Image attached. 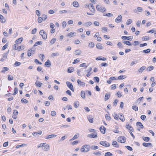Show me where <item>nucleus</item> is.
Returning <instances> with one entry per match:
<instances>
[{"label": "nucleus", "mask_w": 156, "mask_h": 156, "mask_svg": "<svg viewBox=\"0 0 156 156\" xmlns=\"http://www.w3.org/2000/svg\"><path fill=\"white\" fill-rule=\"evenodd\" d=\"M113 115L114 118L116 120H118L119 118V116H118L117 114H116L115 113H114V115Z\"/></svg>", "instance_id": "47"}, {"label": "nucleus", "mask_w": 156, "mask_h": 156, "mask_svg": "<svg viewBox=\"0 0 156 156\" xmlns=\"http://www.w3.org/2000/svg\"><path fill=\"white\" fill-rule=\"evenodd\" d=\"M90 148L92 150H96L98 148V147L97 146L92 145L90 146Z\"/></svg>", "instance_id": "43"}, {"label": "nucleus", "mask_w": 156, "mask_h": 156, "mask_svg": "<svg viewBox=\"0 0 156 156\" xmlns=\"http://www.w3.org/2000/svg\"><path fill=\"white\" fill-rule=\"evenodd\" d=\"M118 141L121 143H124L126 141V138L124 136H119L118 138Z\"/></svg>", "instance_id": "5"}, {"label": "nucleus", "mask_w": 156, "mask_h": 156, "mask_svg": "<svg viewBox=\"0 0 156 156\" xmlns=\"http://www.w3.org/2000/svg\"><path fill=\"white\" fill-rule=\"evenodd\" d=\"M21 65V63L18 62H16L14 64L15 66H20Z\"/></svg>", "instance_id": "62"}, {"label": "nucleus", "mask_w": 156, "mask_h": 156, "mask_svg": "<svg viewBox=\"0 0 156 156\" xmlns=\"http://www.w3.org/2000/svg\"><path fill=\"white\" fill-rule=\"evenodd\" d=\"M94 44L93 42H91L88 45V46L90 48H93L94 47Z\"/></svg>", "instance_id": "48"}, {"label": "nucleus", "mask_w": 156, "mask_h": 156, "mask_svg": "<svg viewBox=\"0 0 156 156\" xmlns=\"http://www.w3.org/2000/svg\"><path fill=\"white\" fill-rule=\"evenodd\" d=\"M96 48L99 49H102L103 46L102 44L100 43H98L96 45Z\"/></svg>", "instance_id": "25"}, {"label": "nucleus", "mask_w": 156, "mask_h": 156, "mask_svg": "<svg viewBox=\"0 0 156 156\" xmlns=\"http://www.w3.org/2000/svg\"><path fill=\"white\" fill-rule=\"evenodd\" d=\"M59 55V53L58 52H56L55 53H52L51 55V56L52 57H54L56 56H58Z\"/></svg>", "instance_id": "53"}, {"label": "nucleus", "mask_w": 156, "mask_h": 156, "mask_svg": "<svg viewBox=\"0 0 156 156\" xmlns=\"http://www.w3.org/2000/svg\"><path fill=\"white\" fill-rule=\"evenodd\" d=\"M44 65L48 67H49L51 66V64L49 60H47V61L45 63Z\"/></svg>", "instance_id": "16"}, {"label": "nucleus", "mask_w": 156, "mask_h": 156, "mask_svg": "<svg viewBox=\"0 0 156 156\" xmlns=\"http://www.w3.org/2000/svg\"><path fill=\"white\" fill-rule=\"evenodd\" d=\"M122 43L129 46H131L132 45L130 42L128 41L123 40L122 41Z\"/></svg>", "instance_id": "27"}, {"label": "nucleus", "mask_w": 156, "mask_h": 156, "mask_svg": "<svg viewBox=\"0 0 156 156\" xmlns=\"http://www.w3.org/2000/svg\"><path fill=\"white\" fill-rule=\"evenodd\" d=\"M96 8L97 10L103 12H105L106 10V9L105 7H103L98 5L96 6Z\"/></svg>", "instance_id": "2"}, {"label": "nucleus", "mask_w": 156, "mask_h": 156, "mask_svg": "<svg viewBox=\"0 0 156 156\" xmlns=\"http://www.w3.org/2000/svg\"><path fill=\"white\" fill-rule=\"evenodd\" d=\"M122 16L121 15H119L118 17L115 19V22L119 23L122 21Z\"/></svg>", "instance_id": "12"}, {"label": "nucleus", "mask_w": 156, "mask_h": 156, "mask_svg": "<svg viewBox=\"0 0 156 156\" xmlns=\"http://www.w3.org/2000/svg\"><path fill=\"white\" fill-rule=\"evenodd\" d=\"M95 59L96 60H102V61H105L107 59L105 58H104V57L101 58V56H99V57H97V58H96Z\"/></svg>", "instance_id": "23"}, {"label": "nucleus", "mask_w": 156, "mask_h": 156, "mask_svg": "<svg viewBox=\"0 0 156 156\" xmlns=\"http://www.w3.org/2000/svg\"><path fill=\"white\" fill-rule=\"evenodd\" d=\"M79 134L77 133L70 140V141L76 139H77L78 137Z\"/></svg>", "instance_id": "37"}, {"label": "nucleus", "mask_w": 156, "mask_h": 156, "mask_svg": "<svg viewBox=\"0 0 156 156\" xmlns=\"http://www.w3.org/2000/svg\"><path fill=\"white\" fill-rule=\"evenodd\" d=\"M99 143L102 145L106 147H108L110 145V144L106 141H100Z\"/></svg>", "instance_id": "6"}, {"label": "nucleus", "mask_w": 156, "mask_h": 156, "mask_svg": "<svg viewBox=\"0 0 156 156\" xmlns=\"http://www.w3.org/2000/svg\"><path fill=\"white\" fill-rule=\"evenodd\" d=\"M132 109L135 110V111H137L138 110V107L136 105L133 106L132 107Z\"/></svg>", "instance_id": "55"}, {"label": "nucleus", "mask_w": 156, "mask_h": 156, "mask_svg": "<svg viewBox=\"0 0 156 156\" xmlns=\"http://www.w3.org/2000/svg\"><path fill=\"white\" fill-rule=\"evenodd\" d=\"M45 143H41L38 145L37 148H39L40 147H44V145L45 144Z\"/></svg>", "instance_id": "51"}, {"label": "nucleus", "mask_w": 156, "mask_h": 156, "mask_svg": "<svg viewBox=\"0 0 156 156\" xmlns=\"http://www.w3.org/2000/svg\"><path fill=\"white\" fill-rule=\"evenodd\" d=\"M105 118L107 120L110 121L111 119V117L108 114H106L105 115Z\"/></svg>", "instance_id": "34"}, {"label": "nucleus", "mask_w": 156, "mask_h": 156, "mask_svg": "<svg viewBox=\"0 0 156 156\" xmlns=\"http://www.w3.org/2000/svg\"><path fill=\"white\" fill-rule=\"evenodd\" d=\"M126 129L129 130L131 131H133V127L131 126H130L129 124H126Z\"/></svg>", "instance_id": "20"}, {"label": "nucleus", "mask_w": 156, "mask_h": 156, "mask_svg": "<svg viewBox=\"0 0 156 156\" xmlns=\"http://www.w3.org/2000/svg\"><path fill=\"white\" fill-rule=\"evenodd\" d=\"M9 52V51H8L6 53L3 54L2 55L3 58H5V59L7 58V55L8 53Z\"/></svg>", "instance_id": "41"}, {"label": "nucleus", "mask_w": 156, "mask_h": 156, "mask_svg": "<svg viewBox=\"0 0 156 156\" xmlns=\"http://www.w3.org/2000/svg\"><path fill=\"white\" fill-rule=\"evenodd\" d=\"M44 148L43 150L44 151H47L49 148V146L48 144H45L44 145Z\"/></svg>", "instance_id": "21"}, {"label": "nucleus", "mask_w": 156, "mask_h": 156, "mask_svg": "<svg viewBox=\"0 0 156 156\" xmlns=\"http://www.w3.org/2000/svg\"><path fill=\"white\" fill-rule=\"evenodd\" d=\"M0 22L2 23H5L6 21V20L5 19L4 17L1 14H0Z\"/></svg>", "instance_id": "19"}, {"label": "nucleus", "mask_w": 156, "mask_h": 156, "mask_svg": "<svg viewBox=\"0 0 156 156\" xmlns=\"http://www.w3.org/2000/svg\"><path fill=\"white\" fill-rule=\"evenodd\" d=\"M66 84L67 86L73 91H74V90L73 88V85L72 83L68 81L66 82Z\"/></svg>", "instance_id": "7"}, {"label": "nucleus", "mask_w": 156, "mask_h": 156, "mask_svg": "<svg viewBox=\"0 0 156 156\" xmlns=\"http://www.w3.org/2000/svg\"><path fill=\"white\" fill-rule=\"evenodd\" d=\"M75 54L77 55H79L80 54L81 52V51L80 49L76 50L75 51Z\"/></svg>", "instance_id": "46"}, {"label": "nucleus", "mask_w": 156, "mask_h": 156, "mask_svg": "<svg viewBox=\"0 0 156 156\" xmlns=\"http://www.w3.org/2000/svg\"><path fill=\"white\" fill-rule=\"evenodd\" d=\"M154 69V66H151L147 67V69L149 71H150Z\"/></svg>", "instance_id": "52"}, {"label": "nucleus", "mask_w": 156, "mask_h": 156, "mask_svg": "<svg viewBox=\"0 0 156 156\" xmlns=\"http://www.w3.org/2000/svg\"><path fill=\"white\" fill-rule=\"evenodd\" d=\"M56 135L55 134L45 136L44 137V138L45 139H50L53 137H56Z\"/></svg>", "instance_id": "13"}, {"label": "nucleus", "mask_w": 156, "mask_h": 156, "mask_svg": "<svg viewBox=\"0 0 156 156\" xmlns=\"http://www.w3.org/2000/svg\"><path fill=\"white\" fill-rule=\"evenodd\" d=\"M87 119L90 122L92 123L93 122V119L91 117V115H89L88 116Z\"/></svg>", "instance_id": "32"}, {"label": "nucleus", "mask_w": 156, "mask_h": 156, "mask_svg": "<svg viewBox=\"0 0 156 156\" xmlns=\"http://www.w3.org/2000/svg\"><path fill=\"white\" fill-rule=\"evenodd\" d=\"M74 70V68L72 67H69L67 69V72L68 73H71L73 72Z\"/></svg>", "instance_id": "36"}, {"label": "nucleus", "mask_w": 156, "mask_h": 156, "mask_svg": "<svg viewBox=\"0 0 156 156\" xmlns=\"http://www.w3.org/2000/svg\"><path fill=\"white\" fill-rule=\"evenodd\" d=\"M119 118L122 122H124L125 120V118L122 114H120V116H119Z\"/></svg>", "instance_id": "30"}, {"label": "nucleus", "mask_w": 156, "mask_h": 156, "mask_svg": "<svg viewBox=\"0 0 156 156\" xmlns=\"http://www.w3.org/2000/svg\"><path fill=\"white\" fill-rule=\"evenodd\" d=\"M67 12V11L66 10H60L59 11V13L60 14H62L63 13H65Z\"/></svg>", "instance_id": "54"}, {"label": "nucleus", "mask_w": 156, "mask_h": 156, "mask_svg": "<svg viewBox=\"0 0 156 156\" xmlns=\"http://www.w3.org/2000/svg\"><path fill=\"white\" fill-rule=\"evenodd\" d=\"M13 78L12 76L10 75H9L8 76V79L9 80H13Z\"/></svg>", "instance_id": "63"}, {"label": "nucleus", "mask_w": 156, "mask_h": 156, "mask_svg": "<svg viewBox=\"0 0 156 156\" xmlns=\"http://www.w3.org/2000/svg\"><path fill=\"white\" fill-rule=\"evenodd\" d=\"M42 44V42L41 41H38L36 42L34 44V47H35L37 46L38 45H41Z\"/></svg>", "instance_id": "44"}, {"label": "nucleus", "mask_w": 156, "mask_h": 156, "mask_svg": "<svg viewBox=\"0 0 156 156\" xmlns=\"http://www.w3.org/2000/svg\"><path fill=\"white\" fill-rule=\"evenodd\" d=\"M35 84L37 87H41V85L42 84V83L39 82V81H38L37 80L35 83Z\"/></svg>", "instance_id": "28"}, {"label": "nucleus", "mask_w": 156, "mask_h": 156, "mask_svg": "<svg viewBox=\"0 0 156 156\" xmlns=\"http://www.w3.org/2000/svg\"><path fill=\"white\" fill-rule=\"evenodd\" d=\"M136 125L137 126H139L140 128L141 129H143L144 128L142 124L140 122H137L136 123Z\"/></svg>", "instance_id": "26"}, {"label": "nucleus", "mask_w": 156, "mask_h": 156, "mask_svg": "<svg viewBox=\"0 0 156 156\" xmlns=\"http://www.w3.org/2000/svg\"><path fill=\"white\" fill-rule=\"evenodd\" d=\"M92 23L91 22H86L83 24V25L85 27H89L92 24Z\"/></svg>", "instance_id": "31"}, {"label": "nucleus", "mask_w": 156, "mask_h": 156, "mask_svg": "<svg viewBox=\"0 0 156 156\" xmlns=\"http://www.w3.org/2000/svg\"><path fill=\"white\" fill-rule=\"evenodd\" d=\"M143 139L146 142H148L149 140L150 139L148 137L143 136Z\"/></svg>", "instance_id": "39"}, {"label": "nucleus", "mask_w": 156, "mask_h": 156, "mask_svg": "<svg viewBox=\"0 0 156 156\" xmlns=\"http://www.w3.org/2000/svg\"><path fill=\"white\" fill-rule=\"evenodd\" d=\"M132 22V20L131 19H128L126 22V24L127 25H129Z\"/></svg>", "instance_id": "61"}, {"label": "nucleus", "mask_w": 156, "mask_h": 156, "mask_svg": "<svg viewBox=\"0 0 156 156\" xmlns=\"http://www.w3.org/2000/svg\"><path fill=\"white\" fill-rule=\"evenodd\" d=\"M23 40V37H21L16 40V43L17 44H20L22 41Z\"/></svg>", "instance_id": "18"}, {"label": "nucleus", "mask_w": 156, "mask_h": 156, "mask_svg": "<svg viewBox=\"0 0 156 156\" xmlns=\"http://www.w3.org/2000/svg\"><path fill=\"white\" fill-rule=\"evenodd\" d=\"M145 66H143L140 68L138 70V72L140 73H141L143 71L146 69Z\"/></svg>", "instance_id": "24"}, {"label": "nucleus", "mask_w": 156, "mask_h": 156, "mask_svg": "<svg viewBox=\"0 0 156 156\" xmlns=\"http://www.w3.org/2000/svg\"><path fill=\"white\" fill-rule=\"evenodd\" d=\"M112 155V153L109 152H106L105 154V156H111Z\"/></svg>", "instance_id": "64"}, {"label": "nucleus", "mask_w": 156, "mask_h": 156, "mask_svg": "<svg viewBox=\"0 0 156 156\" xmlns=\"http://www.w3.org/2000/svg\"><path fill=\"white\" fill-rule=\"evenodd\" d=\"M89 9L92 12H95V10L94 9L93 5L91 3H90L88 5Z\"/></svg>", "instance_id": "9"}, {"label": "nucleus", "mask_w": 156, "mask_h": 156, "mask_svg": "<svg viewBox=\"0 0 156 156\" xmlns=\"http://www.w3.org/2000/svg\"><path fill=\"white\" fill-rule=\"evenodd\" d=\"M81 97L83 99H84L86 97L85 93L84 91L82 90L81 91Z\"/></svg>", "instance_id": "38"}, {"label": "nucleus", "mask_w": 156, "mask_h": 156, "mask_svg": "<svg viewBox=\"0 0 156 156\" xmlns=\"http://www.w3.org/2000/svg\"><path fill=\"white\" fill-rule=\"evenodd\" d=\"M39 34L42 36L43 39H47V35L43 30H41L39 32Z\"/></svg>", "instance_id": "3"}, {"label": "nucleus", "mask_w": 156, "mask_h": 156, "mask_svg": "<svg viewBox=\"0 0 156 156\" xmlns=\"http://www.w3.org/2000/svg\"><path fill=\"white\" fill-rule=\"evenodd\" d=\"M94 79L96 82L98 83L99 81V78L98 77L95 76L94 77Z\"/></svg>", "instance_id": "56"}, {"label": "nucleus", "mask_w": 156, "mask_h": 156, "mask_svg": "<svg viewBox=\"0 0 156 156\" xmlns=\"http://www.w3.org/2000/svg\"><path fill=\"white\" fill-rule=\"evenodd\" d=\"M41 18H42V19L43 20H45L47 19V16L45 14H43Z\"/></svg>", "instance_id": "60"}, {"label": "nucleus", "mask_w": 156, "mask_h": 156, "mask_svg": "<svg viewBox=\"0 0 156 156\" xmlns=\"http://www.w3.org/2000/svg\"><path fill=\"white\" fill-rule=\"evenodd\" d=\"M3 70L1 71V72L2 73H5L6 71H8L9 70V69L7 67H3Z\"/></svg>", "instance_id": "40"}, {"label": "nucleus", "mask_w": 156, "mask_h": 156, "mask_svg": "<svg viewBox=\"0 0 156 156\" xmlns=\"http://www.w3.org/2000/svg\"><path fill=\"white\" fill-rule=\"evenodd\" d=\"M79 105V102L78 101H76L74 103V106L76 108H77Z\"/></svg>", "instance_id": "42"}, {"label": "nucleus", "mask_w": 156, "mask_h": 156, "mask_svg": "<svg viewBox=\"0 0 156 156\" xmlns=\"http://www.w3.org/2000/svg\"><path fill=\"white\" fill-rule=\"evenodd\" d=\"M142 145L146 147H153L152 144L151 143L144 142Z\"/></svg>", "instance_id": "11"}, {"label": "nucleus", "mask_w": 156, "mask_h": 156, "mask_svg": "<svg viewBox=\"0 0 156 156\" xmlns=\"http://www.w3.org/2000/svg\"><path fill=\"white\" fill-rule=\"evenodd\" d=\"M75 33L74 32H71L68 34V36L70 37H72L73 36L74 34Z\"/></svg>", "instance_id": "57"}, {"label": "nucleus", "mask_w": 156, "mask_h": 156, "mask_svg": "<svg viewBox=\"0 0 156 156\" xmlns=\"http://www.w3.org/2000/svg\"><path fill=\"white\" fill-rule=\"evenodd\" d=\"M112 145L116 147H119V145L117 144V143L116 141H113L112 142Z\"/></svg>", "instance_id": "33"}, {"label": "nucleus", "mask_w": 156, "mask_h": 156, "mask_svg": "<svg viewBox=\"0 0 156 156\" xmlns=\"http://www.w3.org/2000/svg\"><path fill=\"white\" fill-rule=\"evenodd\" d=\"M83 70V68H81V69H79L77 70V73L78 75L79 76H81V75L80 74V73L81 71H82Z\"/></svg>", "instance_id": "45"}, {"label": "nucleus", "mask_w": 156, "mask_h": 156, "mask_svg": "<svg viewBox=\"0 0 156 156\" xmlns=\"http://www.w3.org/2000/svg\"><path fill=\"white\" fill-rule=\"evenodd\" d=\"M77 82L78 84H80L82 87H84L85 85V83L84 82H81V80L79 79L77 80Z\"/></svg>", "instance_id": "17"}, {"label": "nucleus", "mask_w": 156, "mask_h": 156, "mask_svg": "<svg viewBox=\"0 0 156 156\" xmlns=\"http://www.w3.org/2000/svg\"><path fill=\"white\" fill-rule=\"evenodd\" d=\"M35 48H32L31 49L29 50L28 51L27 55L28 56H30L34 54L35 52Z\"/></svg>", "instance_id": "4"}, {"label": "nucleus", "mask_w": 156, "mask_h": 156, "mask_svg": "<svg viewBox=\"0 0 156 156\" xmlns=\"http://www.w3.org/2000/svg\"><path fill=\"white\" fill-rule=\"evenodd\" d=\"M118 102V101L117 99H115L113 103V105L114 106H116L117 105V103Z\"/></svg>", "instance_id": "58"}, {"label": "nucleus", "mask_w": 156, "mask_h": 156, "mask_svg": "<svg viewBox=\"0 0 156 156\" xmlns=\"http://www.w3.org/2000/svg\"><path fill=\"white\" fill-rule=\"evenodd\" d=\"M122 39L123 40H128L129 41H132L133 38L132 36L127 37L125 36H122L121 37Z\"/></svg>", "instance_id": "8"}, {"label": "nucleus", "mask_w": 156, "mask_h": 156, "mask_svg": "<svg viewBox=\"0 0 156 156\" xmlns=\"http://www.w3.org/2000/svg\"><path fill=\"white\" fill-rule=\"evenodd\" d=\"M143 11V9L141 7H137L136 9L134 10L133 11L135 13L138 12H140Z\"/></svg>", "instance_id": "15"}, {"label": "nucleus", "mask_w": 156, "mask_h": 156, "mask_svg": "<svg viewBox=\"0 0 156 156\" xmlns=\"http://www.w3.org/2000/svg\"><path fill=\"white\" fill-rule=\"evenodd\" d=\"M94 134L91 133L88 135L87 137L90 138H95L97 137V133L94 132Z\"/></svg>", "instance_id": "10"}, {"label": "nucleus", "mask_w": 156, "mask_h": 156, "mask_svg": "<svg viewBox=\"0 0 156 156\" xmlns=\"http://www.w3.org/2000/svg\"><path fill=\"white\" fill-rule=\"evenodd\" d=\"M21 101L22 103H27L28 102V100H27L26 99H24V98H22L21 100Z\"/></svg>", "instance_id": "59"}, {"label": "nucleus", "mask_w": 156, "mask_h": 156, "mask_svg": "<svg viewBox=\"0 0 156 156\" xmlns=\"http://www.w3.org/2000/svg\"><path fill=\"white\" fill-rule=\"evenodd\" d=\"M99 129L102 133H105L106 129L104 126H101L99 128Z\"/></svg>", "instance_id": "14"}, {"label": "nucleus", "mask_w": 156, "mask_h": 156, "mask_svg": "<svg viewBox=\"0 0 156 156\" xmlns=\"http://www.w3.org/2000/svg\"><path fill=\"white\" fill-rule=\"evenodd\" d=\"M151 51V49L149 48L147 49L146 50H144L143 51V52L145 53H148Z\"/></svg>", "instance_id": "50"}, {"label": "nucleus", "mask_w": 156, "mask_h": 156, "mask_svg": "<svg viewBox=\"0 0 156 156\" xmlns=\"http://www.w3.org/2000/svg\"><path fill=\"white\" fill-rule=\"evenodd\" d=\"M126 75H121L118 76V80H123L126 77Z\"/></svg>", "instance_id": "35"}, {"label": "nucleus", "mask_w": 156, "mask_h": 156, "mask_svg": "<svg viewBox=\"0 0 156 156\" xmlns=\"http://www.w3.org/2000/svg\"><path fill=\"white\" fill-rule=\"evenodd\" d=\"M56 41V39L55 38H53L50 41V43L51 44H54Z\"/></svg>", "instance_id": "49"}, {"label": "nucleus", "mask_w": 156, "mask_h": 156, "mask_svg": "<svg viewBox=\"0 0 156 156\" xmlns=\"http://www.w3.org/2000/svg\"><path fill=\"white\" fill-rule=\"evenodd\" d=\"M110 94L109 93H106L105 97V101L108 100L110 98Z\"/></svg>", "instance_id": "22"}, {"label": "nucleus", "mask_w": 156, "mask_h": 156, "mask_svg": "<svg viewBox=\"0 0 156 156\" xmlns=\"http://www.w3.org/2000/svg\"><path fill=\"white\" fill-rule=\"evenodd\" d=\"M90 146L89 145L86 144L83 145L80 149L82 152H87L90 151Z\"/></svg>", "instance_id": "1"}, {"label": "nucleus", "mask_w": 156, "mask_h": 156, "mask_svg": "<svg viewBox=\"0 0 156 156\" xmlns=\"http://www.w3.org/2000/svg\"><path fill=\"white\" fill-rule=\"evenodd\" d=\"M73 5L74 7L76 8L78 7L79 6V3L78 2L76 1L73 2Z\"/></svg>", "instance_id": "29"}]
</instances>
